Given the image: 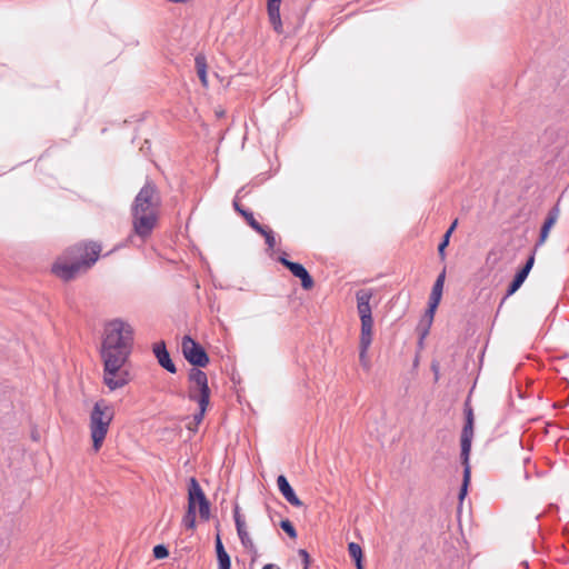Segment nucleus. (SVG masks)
Here are the masks:
<instances>
[{"mask_svg": "<svg viewBox=\"0 0 569 569\" xmlns=\"http://www.w3.org/2000/svg\"><path fill=\"white\" fill-rule=\"evenodd\" d=\"M299 555L301 556V558L305 562V569H307L309 566V553L305 549H300Z\"/></svg>", "mask_w": 569, "mask_h": 569, "instance_id": "33", "label": "nucleus"}, {"mask_svg": "<svg viewBox=\"0 0 569 569\" xmlns=\"http://www.w3.org/2000/svg\"><path fill=\"white\" fill-rule=\"evenodd\" d=\"M183 357L192 366L202 368L209 363V357L204 348L190 336H184L181 342Z\"/></svg>", "mask_w": 569, "mask_h": 569, "instance_id": "6", "label": "nucleus"}, {"mask_svg": "<svg viewBox=\"0 0 569 569\" xmlns=\"http://www.w3.org/2000/svg\"><path fill=\"white\" fill-rule=\"evenodd\" d=\"M367 352H368V349H361L360 348V352H359V359H360V362L363 367H368L369 366V360H368V357H367Z\"/></svg>", "mask_w": 569, "mask_h": 569, "instance_id": "31", "label": "nucleus"}, {"mask_svg": "<svg viewBox=\"0 0 569 569\" xmlns=\"http://www.w3.org/2000/svg\"><path fill=\"white\" fill-rule=\"evenodd\" d=\"M466 423L461 432V463L463 466V480L459 492V499L462 500L468 491L470 482L471 468L469 457L471 451V443L473 438V412L470 407L466 408Z\"/></svg>", "mask_w": 569, "mask_h": 569, "instance_id": "5", "label": "nucleus"}, {"mask_svg": "<svg viewBox=\"0 0 569 569\" xmlns=\"http://www.w3.org/2000/svg\"><path fill=\"white\" fill-rule=\"evenodd\" d=\"M196 401L198 402L199 410H198V412H196L193 415L192 421L196 425V427H198L202 422V420H203V417H204V413H206V411L208 409L210 400H206L204 402L202 400H196Z\"/></svg>", "mask_w": 569, "mask_h": 569, "instance_id": "22", "label": "nucleus"}, {"mask_svg": "<svg viewBox=\"0 0 569 569\" xmlns=\"http://www.w3.org/2000/svg\"><path fill=\"white\" fill-rule=\"evenodd\" d=\"M426 335H427V331H423L421 335V338H425Z\"/></svg>", "mask_w": 569, "mask_h": 569, "instance_id": "39", "label": "nucleus"}, {"mask_svg": "<svg viewBox=\"0 0 569 569\" xmlns=\"http://www.w3.org/2000/svg\"><path fill=\"white\" fill-rule=\"evenodd\" d=\"M233 208L237 212H239L241 216H242V212L243 211H247L246 209H243L237 201H233Z\"/></svg>", "mask_w": 569, "mask_h": 569, "instance_id": "34", "label": "nucleus"}, {"mask_svg": "<svg viewBox=\"0 0 569 569\" xmlns=\"http://www.w3.org/2000/svg\"><path fill=\"white\" fill-rule=\"evenodd\" d=\"M169 551L164 545H157L153 547V556L156 559H163L168 557Z\"/></svg>", "mask_w": 569, "mask_h": 569, "instance_id": "27", "label": "nucleus"}, {"mask_svg": "<svg viewBox=\"0 0 569 569\" xmlns=\"http://www.w3.org/2000/svg\"><path fill=\"white\" fill-rule=\"evenodd\" d=\"M280 527L286 533L289 535V537H291V538L297 537V531H296L293 525L290 522V520H288V519L281 520Z\"/></svg>", "mask_w": 569, "mask_h": 569, "instance_id": "26", "label": "nucleus"}, {"mask_svg": "<svg viewBox=\"0 0 569 569\" xmlns=\"http://www.w3.org/2000/svg\"><path fill=\"white\" fill-rule=\"evenodd\" d=\"M236 529H237L238 537H239L240 542L243 546V548L247 551H249L250 553H256L257 552V548H256L254 542L252 541V539L249 536V532L247 530V526L240 523L238 526V528H236Z\"/></svg>", "mask_w": 569, "mask_h": 569, "instance_id": "16", "label": "nucleus"}, {"mask_svg": "<svg viewBox=\"0 0 569 569\" xmlns=\"http://www.w3.org/2000/svg\"><path fill=\"white\" fill-rule=\"evenodd\" d=\"M279 262L282 263L290 272L301 280L303 289L309 290L313 287V279L308 270L299 262L290 261L286 256L279 257Z\"/></svg>", "mask_w": 569, "mask_h": 569, "instance_id": "10", "label": "nucleus"}, {"mask_svg": "<svg viewBox=\"0 0 569 569\" xmlns=\"http://www.w3.org/2000/svg\"><path fill=\"white\" fill-rule=\"evenodd\" d=\"M182 525L187 529H190V530L194 529V527H196V510H193L192 505L188 506V510L182 518Z\"/></svg>", "mask_w": 569, "mask_h": 569, "instance_id": "23", "label": "nucleus"}, {"mask_svg": "<svg viewBox=\"0 0 569 569\" xmlns=\"http://www.w3.org/2000/svg\"><path fill=\"white\" fill-rule=\"evenodd\" d=\"M216 552H217L219 569H231L230 556L226 551L219 535H217V537H216Z\"/></svg>", "mask_w": 569, "mask_h": 569, "instance_id": "14", "label": "nucleus"}, {"mask_svg": "<svg viewBox=\"0 0 569 569\" xmlns=\"http://www.w3.org/2000/svg\"><path fill=\"white\" fill-rule=\"evenodd\" d=\"M533 262H535V257L530 256L528 258L527 262L525 263V266L519 271H525L526 276L528 277V274L533 266Z\"/></svg>", "mask_w": 569, "mask_h": 569, "instance_id": "30", "label": "nucleus"}, {"mask_svg": "<svg viewBox=\"0 0 569 569\" xmlns=\"http://www.w3.org/2000/svg\"><path fill=\"white\" fill-rule=\"evenodd\" d=\"M196 69L198 77L202 83L203 87L208 86V78H207V59L204 54H197L194 58Z\"/></svg>", "mask_w": 569, "mask_h": 569, "instance_id": "17", "label": "nucleus"}, {"mask_svg": "<svg viewBox=\"0 0 569 569\" xmlns=\"http://www.w3.org/2000/svg\"><path fill=\"white\" fill-rule=\"evenodd\" d=\"M160 204L161 197L157 186L147 181L131 207L133 231L141 239L148 238L154 229Z\"/></svg>", "mask_w": 569, "mask_h": 569, "instance_id": "2", "label": "nucleus"}, {"mask_svg": "<svg viewBox=\"0 0 569 569\" xmlns=\"http://www.w3.org/2000/svg\"><path fill=\"white\" fill-rule=\"evenodd\" d=\"M268 14L276 31L281 30L280 4L268 3Z\"/></svg>", "mask_w": 569, "mask_h": 569, "instance_id": "19", "label": "nucleus"}, {"mask_svg": "<svg viewBox=\"0 0 569 569\" xmlns=\"http://www.w3.org/2000/svg\"><path fill=\"white\" fill-rule=\"evenodd\" d=\"M450 237L449 234H443L442 241L438 246V252L441 258L445 257V249L449 244Z\"/></svg>", "mask_w": 569, "mask_h": 569, "instance_id": "29", "label": "nucleus"}, {"mask_svg": "<svg viewBox=\"0 0 569 569\" xmlns=\"http://www.w3.org/2000/svg\"><path fill=\"white\" fill-rule=\"evenodd\" d=\"M372 327L373 323H361V333H360V348L369 349L372 342Z\"/></svg>", "mask_w": 569, "mask_h": 569, "instance_id": "18", "label": "nucleus"}, {"mask_svg": "<svg viewBox=\"0 0 569 569\" xmlns=\"http://www.w3.org/2000/svg\"><path fill=\"white\" fill-rule=\"evenodd\" d=\"M558 217H559V208L556 206L549 210L547 218L541 227L540 236H539V239H538L536 246H541L545 243V241L548 238L549 231L552 228V226L556 223Z\"/></svg>", "mask_w": 569, "mask_h": 569, "instance_id": "13", "label": "nucleus"}, {"mask_svg": "<svg viewBox=\"0 0 569 569\" xmlns=\"http://www.w3.org/2000/svg\"><path fill=\"white\" fill-rule=\"evenodd\" d=\"M114 416L113 407L104 399L98 400L90 412L89 428L94 451H99Z\"/></svg>", "mask_w": 569, "mask_h": 569, "instance_id": "4", "label": "nucleus"}, {"mask_svg": "<svg viewBox=\"0 0 569 569\" xmlns=\"http://www.w3.org/2000/svg\"><path fill=\"white\" fill-rule=\"evenodd\" d=\"M233 518H234V525H236V528H238V526L241 523V525H246V521L243 519V517L240 515V509H239V506L236 505L234 506V509H233Z\"/></svg>", "mask_w": 569, "mask_h": 569, "instance_id": "28", "label": "nucleus"}, {"mask_svg": "<svg viewBox=\"0 0 569 569\" xmlns=\"http://www.w3.org/2000/svg\"><path fill=\"white\" fill-rule=\"evenodd\" d=\"M348 551L350 557L355 560L357 569H363L361 547L356 542H350L348 545Z\"/></svg>", "mask_w": 569, "mask_h": 569, "instance_id": "21", "label": "nucleus"}, {"mask_svg": "<svg viewBox=\"0 0 569 569\" xmlns=\"http://www.w3.org/2000/svg\"><path fill=\"white\" fill-rule=\"evenodd\" d=\"M152 351H153L159 365L163 369H166L170 373H176L177 368L170 358V355L167 350L164 341H159V342L154 343Z\"/></svg>", "mask_w": 569, "mask_h": 569, "instance_id": "11", "label": "nucleus"}, {"mask_svg": "<svg viewBox=\"0 0 569 569\" xmlns=\"http://www.w3.org/2000/svg\"><path fill=\"white\" fill-rule=\"evenodd\" d=\"M189 381L194 385L189 390V399L190 400H210V389L208 386V377L207 375L200 370L199 368H192L189 371Z\"/></svg>", "mask_w": 569, "mask_h": 569, "instance_id": "8", "label": "nucleus"}, {"mask_svg": "<svg viewBox=\"0 0 569 569\" xmlns=\"http://www.w3.org/2000/svg\"><path fill=\"white\" fill-rule=\"evenodd\" d=\"M426 335H427V331H423L421 335V338H425Z\"/></svg>", "mask_w": 569, "mask_h": 569, "instance_id": "40", "label": "nucleus"}, {"mask_svg": "<svg viewBox=\"0 0 569 569\" xmlns=\"http://www.w3.org/2000/svg\"><path fill=\"white\" fill-rule=\"evenodd\" d=\"M426 335H427V331H423L421 335V338H425Z\"/></svg>", "mask_w": 569, "mask_h": 569, "instance_id": "38", "label": "nucleus"}, {"mask_svg": "<svg viewBox=\"0 0 569 569\" xmlns=\"http://www.w3.org/2000/svg\"><path fill=\"white\" fill-rule=\"evenodd\" d=\"M187 429L192 431V432H196L198 427H196V425L193 423V421H190L188 425H187Z\"/></svg>", "mask_w": 569, "mask_h": 569, "instance_id": "36", "label": "nucleus"}, {"mask_svg": "<svg viewBox=\"0 0 569 569\" xmlns=\"http://www.w3.org/2000/svg\"><path fill=\"white\" fill-rule=\"evenodd\" d=\"M259 233L264 237L266 243L269 249H273L276 247V237L270 229L263 227V231Z\"/></svg>", "mask_w": 569, "mask_h": 569, "instance_id": "25", "label": "nucleus"}, {"mask_svg": "<svg viewBox=\"0 0 569 569\" xmlns=\"http://www.w3.org/2000/svg\"><path fill=\"white\" fill-rule=\"evenodd\" d=\"M436 309H437V308H433L432 302H429V303H428V310H427V312H426V316L429 318V320H428V326H430V325H431V321H432V319H433V315H435Z\"/></svg>", "mask_w": 569, "mask_h": 569, "instance_id": "32", "label": "nucleus"}, {"mask_svg": "<svg viewBox=\"0 0 569 569\" xmlns=\"http://www.w3.org/2000/svg\"><path fill=\"white\" fill-rule=\"evenodd\" d=\"M133 346V328L116 318L104 325L100 356L103 362V382L114 391L129 383L130 375L123 369Z\"/></svg>", "mask_w": 569, "mask_h": 569, "instance_id": "1", "label": "nucleus"}, {"mask_svg": "<svg viewBox=\"0 0 569 569\" xmlns=\"http://www.w3.org/2000/svg\"><path fill=\"white\" fill-rule=\"evenodd\" d=\"M242 217L246 219L247 223L257 232L263 231V226L260 224L253 217L251 211H243Z\"/></svg>", "mask_w": 569, "mask_h": 569, "instance_id": "24", "label": "nucleus"}, {"mask_svg": "<svg viewBox=\"0 0 569 569\" xmlns=\"http://www.w3.org/2000/svg\"><path fill=\"white\" fill-rule=\"evenodd\" d=\"M277 485H278L279 491L281 492L283 498L290 505H292L295 507H302L303 506V502L297 497L295 490L292 489V487L290 486L288 479L283 475L278 476Z\"/></svg>", "mask_w": 569, "mask_h": 569, "instance_id": "12", "label": "nucleus"}, {"mask_svg": "<svg viewBox=\"0 0 569 569\" xmlns=\"http://www.w3.org/2000/svg\"><path fill=\"white\" fill-rule=\"evenodd\" d=\"M526 279H527V276H526L525 271H518L507 289L505 299L512 296L521 287V284L525 282Z\"/></svg>", "mask_w": 569, "mask_h": 569, "instance_id": "20", "label": "nucleus"}, {"mask_svg": "<svg viewBox=\"0 0 569 569\" xmlns=\"http://www.w3.org/2000/svg\"><path fill=\"white\" fill-rule=\"evenodd\" d=\"M268 3H270V4H280L281 0H268Z\"/></svg>", "mask_w": 569, "mask_h": 569, "instance_id": "37", "label": "nucleus"}, {"mask_svg": "<svg viewBox=\"0 0 569 569\" xmlns=\"http://www.w3.org/2000/svg\"><path fill=\"white\" fill-rule=\"evenodd\" d=\"M100 251L101 247L94 242L77 244L59 258L51 270L63 281H70L80 272L91 268L98 260Z\"/></svg>", "mask_w": 569, "mask_h": 569, "instance_id": "3", "label": "nucleus"}, {"mask_svg": "<svg viewBox=\"0 0 569 569\" xmlns=\"http://www.w3.org/2000/svg\"><path fill=\"white\" fill-rule=\"evenodd\" d=\"M457 223H458V221H457V220H455V221L451 223V226L449 227V229L446 231V233H445V234H449V237H450V236H451V233L453 232V230L456 229Z\"/></svg>", "mask_w": 569, "mask_h": 569, "instance_id": "35", "label": "nucleus"}, {"mask_svg": "<svg viewBox=\"0 0 569 569\" xmlns=\"http://www.w3.org/2000/svg\"><path fill=\"white\" fill-rule=\"evenodd\" d=\"M445 278H446V272L443 270L437 277V279H436V281L433 283L432 291H431V295H430V298H429V302H432L433 308H437L439 302H440V299H441V296H442V290H443Z\"/></svg>", "mask_w": 569, "mask_h": 569, "instance_id": "15", "label": "nucleus"}, {"mask_svg": "<svg viewBox=\"0 0 569 569\" xmlns=\"http://www.w3.org/2000/svg\"><path fill=\"white\" fill-rule=\"evenodd\" d=\"M191 505L193 510H196V505L199 506V515L202 520L210 518V502L196 478H190L189 480L188 506Z\"/></svg>", "mask_w": 569, "mask_h": 569, "instance_id": "7", "label": "nucleus"}, {"mask_svg": "<svg viewBox=\"0 0 569 569\" xmlns=\"http://www.w3.org/2000/svg\"><path fill=\"white\" fill-rule=\"evenodd\" d=\"M373 297L371 289H361L356 292L357 310L361 323H373L370 300Z\"/></svg>", "mask_w": 569, "mask_h": 569, "instance_id": "9", "label": "nucleus"}]
</instances>
